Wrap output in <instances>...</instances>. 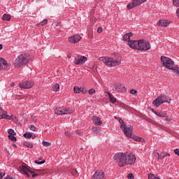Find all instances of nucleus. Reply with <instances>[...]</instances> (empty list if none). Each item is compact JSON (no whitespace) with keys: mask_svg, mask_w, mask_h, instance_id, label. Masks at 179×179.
<instances>
[{"mask_svg":"<svg viewBox=\"0 0 179 179\" xmlns=\"http://www.w3.org/2000/svg\"><path fill=\"white\" fill-rule=\"evenodd\" d=\"M113 160L119 167L134 164L136 162V156L132 152H117L115 154Z\"/></svg>","mask_w":179,"mask_h":179,"instance_id":"nucleus-1","label":"nucleus"},{"mask_svg":"<svg viewBox=\"0 0 179 179\" xmlns=\"http://www.w3.org/2000/svg\"><path fill=\"white\" fill-rule=\"evenodd\" d=\"M122 57L121 55L117 53L113 57H99V61H101L105 64L108 68L118 66V65H121V61Z\"/></svg>","mask_w":179,"mask_h":179,"instance_id":"nucleus-2","label":"nucleus"},{"mask_svg":"<svg viewBox=\"0 0 179 179\" xmlns=\"http://www.w3.org/2000/svg\"><path fill=\"white\" fill-rule=\"evenodd\" d=\"M130 48L137 50L138 51H149L150 50V43L143 39L138 41H131L129 42Z\"/></svg>","mask_w":179,"mask_h":179,"instance_id":"nucleus-3","label":"nucleus"},{"mask_svg":"<svg viewBox=\"0 0 179 179\" xmlns=\"http://www.w3.org/2000/svg\"><path fill=\"white\" fill-rule=\"evenodd\" d=\"M161 62L163 65V66H165L166 69H171V71H173L176 73L179 74V67L177 65H175L174 61H173L171 59L162 56L161 57Z\"/></svg>","mask_w":179,"mask_h":179,"instance_id":"nucleus-4","label":"nucleus"},{"mask_svg":"<svg viewBox=\"0 0 179 179\" xmlns=\"http://www.w3.org/2000/svg\"><path fill=\"white\" fill-rule=\"evenodd\" d=\"M29 61H30L29 55H20L15 59L13 65L15 68H20V66H23V65L28 64Z\"/></svg>","mask_w":179,"mask_h":179,"instance_id":"nucleus-5","label":"nucleus"},{"mask_svg":"<svg viewBox=\"0 0 179 179\" xmlns=\"http://www.w3.org/2000/svg\"><path fill=\"white\" fill-rule=\"evenodd\" d=\"M21 170L24 172V174L27 178H30L31 176L32 178H36L40 176V174L36 173V171L30 169V168L26 166L25 165H22L21 166Z\"/></svg>","mask_w":179,"mask_h":179,"instance_id":"nucleus-6","label":"nucleus"},{"mask_svg":"<svg viewBox=\"0 0 179 179\" xmlns=\"http://www.w3.org/2000/svg\"><path fill=\"white\" fill-rule=\"evenodd\" d=\"M171 100V99H169V98H167V96L161 94L152 101V104L155 106V107H159V106H162L163 103H170Z\"/></svg>","mask_w":179,"mask_h":179,"instance_id":"nucleus-7","label":"nucleus"},{"mask_svg":"<svg viewBox=\"0 0 179 179\" xmlns=\"http://www.w3.org/2000/svg\"><path fill=\"white\" fill-rule=\"evenodd\" d=\"M120 129L124 131V134L127 138H132L134 127L132 125L127 126L124 122L123 124L120 125Z\"/></svg>","mask_w":179,"mask_h":179,"instance_id":"nucleus-8","label":"nucleus"},{"mask_svg":"<svg viewBox=\"0 0 179 179\" xmlns=\"http://www.w3.org/2000/svg\"><path fill=\"white\" fill-rule=\"evenodd\" d=\"M132 2L129 3L127 6V8L128 10H131V9H134V8H136V6H141L142 3H145L148 0H131Z\"/></svg>","mask_w":179,"mask_h":179,"instance_id":"nucleus-9","label":"nucleus"},{"mask_svg":"<svg viewBox=\"0 0 179 179\" xmlns=\"http://www.w3.org/2000/svg\"><path fill=\"white\" fill-rule=\"evenodd\" d=\"M86 61H87V57L80 55H77L74 58V64H76V65H83Z\"/></svg>","mask_w":179,"mask_h":179,"instance_id":"nucleus-10","label":"nucleus"},{"mask_svg":"<svg viewBox=\"0 0 179 179\" xmlns=\"http://www.w3.org/2000/svg\"><path fill=\"white\" fill-rule=\"evenodd\" d=\"M12 117H13L12 113L8 114V112L3 110V109L0 107V120H12Z\"/></svg>","mask_w":179,"mask_h":179,"instance_id":"nucleus-11","label":"nucleus"},{"mask_svg":"<svg viewBox=\"0 0 179 179\" xmlns=\"http://www.w3.org/2000/svg\"><path fill=\"white\" fill-rule=\"evenodd\" d=\"M113 87L117 93H127V87L124 84H115Z\"/></svg>","mask_w":179,"mask_h":179,"instance_id":"nucleus-12","label":"nucleus"},{"mask_svg":"<svg viewBox=\"0 0 179 179\" xmlns=\"http://www.w3.org/2000/svg\"><path fill=\"white\" fill-rule=\"evenodd\" d=\"M55 113L57 115H64L65 114H71V110L66 108H57L55 109Z\"/></svg>","mask_w":179,"mask_h":179,"instance_id":"nucleus-13","label":"nucleus"},{"mask_svg":"<svg viewBox=\"0 0 179 179\" xmlns=\"http://www.w3.org/2000/svg\"><path fill=\"white\" fill-rule=\"evenodd\" d=\"M20 89H31L34 86V82L33 81H24L19 83Z\"/></svg>","mask_w":179,"mask_h":179,"instance_id":"nucleus-14","label":"nucleus"},{"mask_svg":"<svg viewBox=\"0 0 179 179\" xmlns=\"http://www.w3.org/2000/svg\"><path fill=\"white\" fill-rule=\"evenodd\" d=\"M106 178V174L102 170H97L93 175L92 179H104Z\"/></svg>","mask_w":179,"mask_h":179,"instance_id":"nucleus-15","label":"nucleus"},{"mask_svg":"<svg viewBox=\"0 0 179 179\" xmlns=\"http://www.w3.org/2000/svg\"><path fill=\"white\" fill-rule=\"evenodd\" d=\"M80 40H82V36H80L79 34H75L69 37V41L71 44H76V43H79Z\"/></svg>","mask_w":179,"mask_h":179,"instance_id":"nucleus-16","label":"nucleus"},{"mask_svg":"<svg viewBox=\"0 0 179 179\" xmlns=\"http://www.w3.org/2000/svg\"><path fill=\"white\" fill-rule=\"evenodd\" d=\"M10 67V64L8 63L5 59L0 57V71H2V69H6V68Z\"/></svg>","mask_w":179,"mask_h":179,"instance_id":"nucleus-17","label":"nucleus"},{"mask_svg":"<svg viewBox=\"0 0 179 179\" xmlns=\"http://www.w3.org/2000/svg\"><path fill=\"white\" fill-rule=\"evenodd\" d=\"M157 26H161L162 27H167L170 24V21L167 20H159L157 22Z\"/></svg>","mask_w":179,"mask_h":179,"instance_id":"nucleus-18","label":"nucleus"},{"mask_svg":"<svg viewBox=\"0 0 179 179\" xmlns=\"http://www.w3.org/2000/svg\"><path fill=\"white\" fill-rule=\"evenodd\" d=\"M92 122L94 125L100 126L102 125L103 121H101V119L99 117L92 116Z\"/></svg>","mask_w":179,"mask_h":179,"instance_id":"nucleus-19","label":"nucleus"},{"mask_svg":"<svg viewBox=\"0 0 179 179\" xmlns=\"http://www.w3.org/2000/svg\"><path fill=\"white\" fill-rule=\"evenodd\" d=\"M134 36V34L132 32H129L123 36V40L124 41H127L128 43L131 41V37Z\"/></svg>","mask_w":179,"mask_h":179,"instance_id":"nucleus-20","label":"nucleus"},{"mask_svg":"<svg viewBox=\"0 0 179 179\" xmlns=\"http://www.w3.org/2000/svg\"><path fill=\"white\" fill-rule=\"evenodd\" d=\"M23 136L26 138V139H34L36 138V134L33 133H25L23 134Z\"/></svg>","mask_w":179,"mask_h":179,"instance_id":"nucleus-21","label":"nucleus"},{"mask_svg":"<svg viewBox=\"0 0 179 179\" xmlns=\"http://www.w3.org/2000/svg\"><path fill=\"white\" fill-rule=\"evenodd\" d=\"M132 139H134V141H136V142H145V139L138 136H135V135H132L131 136Z\"/></svg>","mask_w":179,"mask_h":179,"instance_id":"nucleus-22","label":"nucleus"},{"mask_svg":"<svg viewBox=\"0 0 179 179\" xmlns=\"http://www.w3.org/2000/svg\"><path fill=\"white\" fill-rule=\"evenodd\" d=\"M108 97L110 99V101L111 103H117V99L115 97H114V95H113V94L108 92Z\"/></svg>","mask_w":179,"mask_h":179,"instance_id":"nucleus-23","label":"nucleus"},{"mask_svg":"<svg viewBox=\"0 0 179 179\" xmlns=\"http://www.w3.org/2000/svg\"><path fill=\"white\" fill-rule=\"evenodd\" d=\"M153 113L155 114V115H157V117H162L163 118H164L166 115V113H163L162 112L154 111Z\"/></svg>","mask_w":179,"mask_h":179,"instance_id":"nucleus-24","label":"nucleus"},{"mask_svg":"<svg viewBox=\"0 0 179 179\" xmlns=\"http://www.w3.org/2000/svg\"><path fill=\"white\" fill-rule=\"evenodd\" d=\"M2 20H6L7 22H9V20H10V15L4 14L2 17Z\"/></svg>","mask_w":179,"mask_h":179,"instance_id":"nucleus-25","label":"nucleus"},{"mask_svg":"<svg viewBox=\"0 0 179 179\" xmlns=\"http://www.w3.org/2000/svg\"><path fill=\"white\" fill-rule=\"evenodd\" d=\"M24 146H26V148H29V149H33V144L31 142L24 141Z\"/></svg>","mask_w":179,"mask_h":179,"instance_id":"nucleus-26","label":"nucleus"},{"mask_svg":"<svg viewBox=\"0 0 179 179\" xmlns=\"http://www.w3.org/2000/svg\"><path fill=\"white\" fill-rule=\"evenodd\" d=\"M148 179H160V177H159L157 175L155 176L152 173L148 174Z\"/></svg>","mask_w":179,"mask_h":179,"instance_id":"nucleus-27","label":"nucleus"},{"mask_svg":"<svg viewBox=\"0 0 179 179\" xmlns=\"http://www.w3.org/2000/svg\"><path fill=\"white\" fill-rule=\"evenodd\" d=\"M53 92H58L59 90V84L56 83L52 87Z\"/></svg>","mask_w":179,"mask_h":179,"instance_id":"nucleus-28","label":"nucleus"},{"mask_svg":"<svg viewBox=\"0 0 179 179\" xmlns=\"http://www.w3.org/2000/svg\"><path fill=\"white\" fill-rule=\"evenodd\" d=\"M101 129L99 127H92V132L94 134H100Z\"/></svg>","mask_w":179,"mask_h":179,"instance_id":"nucleus-29","label":"nucleus"},{"mask_svg":"<svg viewBox=\"0 0 179 179\" xmlns=\"http://www.w3.org/2000/svg\"><path fill=\"white\" fill-rule=\"evenodd\" d=\"M81 89H82V87H79L78 86H75L73 87L74 93H80Z\"/></svg>","mask_w":179,"mask_h":179,"instance_id":"nucleus-30","label":"nucleus"},{"mask_svg":"<svg viewBox=\"0 0 179 179\" xmlns=\"http://www.w3.org/2000/svg\"><path fill=\"white\" fill-rule=\"evenodd\" d=\"M29 129H30L31 131H33L34 132H37V128L35 127L34 125L31 124V125L29 126Z\"/></svg>","mask_w":179,"mask_h":179,"instance_id":"nucleus-31","label":"nucleus"},{"mask_svg":"<svg viewBox=\"0 0 179 179\" xmlns=\"http://www.w3.org/2000/svg\"><path fill=\"white\" fill-rule=\"evenodd\" d=\"M114 118L115 120H117V121L120 122V125H122L124 123V120L122 119H121L120 117H118L117 116H114Z\"/></svg>","mask_w":179,"mask_h":179,"instance_id":"nucleus-32","label":"nucleus"},{"mask_svg":"<svg viewBox=\"0 0 179 179\" xmlns=\"http://www.w3.org/2000/svg\"><path fill=\"white\" fill-rule=\"evenodd\" d=\"M8 133L9 134V135H16V132H15V130L12 129H9L8 131Z\"/></svg>","mask_w":179,"mask_h":179,"instance_id":"nucleus-33","label":"nucleus"},{"mask_svg":"<svg viewBox=\"0 0 179 179\" xmlns=\"http://www.w3.org/2000/svg\"><path fill=\"white\" fill-rule=\"evenodd\" d=\"M9 139L10 141H13V142H16V138L15 137V135H8Z\"/></svg>","mask_w":179,"mask_h":179,"instance_id":"nucleus-34","label":"nucleus"},{"mask_svg":"<svg viewBox=\"0 0 179 179\" xmlns=\"http://www.w3.org/2000/svg\"><path fill=\"white\" fill-rule=\"evenodd\" d=\"M173 4L174 6H177L178 8H179V0H173Z\"/></svg>","mask_w":179,"mask_h":179,"instance_id":"nucleus-35","label":"nucleus"},{"mask_svg":"<svg viewBox=\"0 0 179 179\" xmlns=\"http://www.w3.org/2000/svg\"><path fill=\"white\" fill-rule=\"evenodd\" d=\"M80 93H83V94H87V90L86 89H85L84 87H81Z\"/></svg>","mask_w":179,"mask_h":179,"instance_id":"nucleus-36","label":"nucleus"},{"mask_svg":"<svg viewBox=\"0 0 179 179\" xmlns=\"http://www.w3.org/2000/svg\"><path fill=\"white\" fill-rule=\"evenodd\" d=\"M88 93L89 94H93L96 93V90H94V88H91L90 90H89Z\"/></svg>","mask_w":179,"mask_h":179,"instance_id":"nucleus-37","label":"nucleus"},{"mask_svg":"<svg viewBox=\"0 0 179 179\" xmlns=\"http://www.w3.org/2000/svg\"><path fill=\"white\" fill-rule=\"evenodd\" d=\"M34 163H36V164H44V163H45V161L43 160V161L40 162V161H38V160H35Z\"/></svg>","mask_w":179,"mask_h":179,"instance_id":"nucleus-38","label":"nucleus"},{"mask_svg":"<svg viewBox=\"0 0 179 179\" xmlns=\"http://www.w3.org/2000/svg\"><path fill=\"white\" fill-rule=\"evenodd\" d=\"M42 143L43 146H45L46 148L50 146V145H51V143H50V142L48 141H43Z\"/></svg>","mask_w":179,"mask_h":179,"instance_id":"nucleus-39","label":"nucleus"},{"mask_svg":"<svg viewBox=\"0 0 179 179\" xmlns=\"http://www.w3.org/2000/svg\"><path fill=\"white\" fill-rule=\"evenodd\" d=\"M127 178H129V179H135V176H134L133 173H129L127 175Z\"/></svg>","mask_w":179,"mask_h":179,"instance_id":"nucleus-40","label":"nucleus"},{"mask_svg":"<svg viewBox=\"0 0 179 179\" xmlns=\"http://www.w3.org/2000/svg\"><path fill=\"white\" fill-rule=\"evenodd\" d=\"M48 22V20H46V19L43 20L42 22H41V26H44L45 24H47Z\"/></svg>","mask_w":179,"mask_h":179,"instance_id":"nucleus-41","label":"nucleus"},{"mask_svg":"<svg viewBox=\"0 0 179 179\" xmlns=\"http://www.w3.org/2000/svg\"><path fill=\"white\" fill-rule=\"evenodd\" d=\"M160 155V154H159V152H157V150H155L154 151V156L155 157H157L159 159V156Z\"/></svg>","mask_w":179,"mask_h":179,"instance_id":"nucleus-42","label":"nucleus"},{"mask_svg":"<svg viewBox=\"0 0 179 179\" xmlns=\"http://www.w3.org/2000/svg\"><path fill=\"white\" fill-rule=\"evenodd\" d=\"M130 93L131 94H136V93H138V91H136V90H131Z\"/></svg>","mask_w":179,"mask_h":179,"instance_id":"nucleus-43","label":"nucleus"},{"mask_svg":"<svg viewBox=\"0 0 179 179\" xmlns=\"http://www.w3.org/2000/svg\"><path fill=\"white\" fill-rule=\"evenodd\" d=\"M164 157V155H163V153H162L161 155H159L158 160H163Z\"/></svg>","mask_w":179,"mask_h":179,"instance_id":"nucleus-44","label":"nucleus"},{"mask_svg":"<svg viewBox=\"0 0 179 179\" xmlns=\"http://www.w3.org/2000/svg\"><path fill=\"white\" fill-rule=\"evenodd\" d=\"M174 153H175V155H177L178 156H179V149L178 148H176L174 150Z\"/></svg>","mask_w":179,"mask_h":179,"instance_id":"nucleus-45","label":"nucleus"},{"mask_svg":"<svg viewBox=\"0 0 179 179\" xmlns=\"http://www.w3.org/2000/svg\"><path fill=\"white\" fill-rule=\"evenodd\" d=\"M64 134H65L66 136L71 138V133H69V131H65Z\"/></svg>","mask_w":179,"mask_h":179,"instance_id":"nucleus-46","label":"nucleus"},{"mask_svg":"<svg viewBox=\"0 0 179 179\" xmlns=\"http://www.w3.org/2000/svg\"><path fill=\"white\" fill-rule=\"evenodd\" d=\"M97 31H98L99 33H102V32H103V28L99 27L98 29H97Z\"/></svg>","mask_w":179,"mask_h":179,"instance_id":"nucleus-47","label":"nucleus"},{"mask_svg":"<svg viewBox=\"0 0 179 179\" xmlns=\"http://www.w3.org/2000/svg\"><path fill=\"white\" fill-rule=\"evenodd\" d=\"M162 155H164V157H166V156H170V154L169 152H164L162 153Z\"/></svg>","mask_w":179,"mask_h":179,"instance_id":"nucleus-48","label":"nucleus"},{"mask_svg":"<svg viewBox=\"0 0 179 179\" xmlns=\"http://www.w3.org/2000/svg\"><path fill=\"white\" fill-rule=\"evenodd\" d=\"M4 176H5V173H0V179H3Z\"/></svg>","mask_w":179,"mask_h":179,"instance_id":"nucleus-49","label":"nucleus"},{"mask_svg":"<svg viewBox=\"0 0 179 179\" xmlns=\"http://www.w3.org/2000/svg\"><path fill=\"white\" fill-rule=\"evenodd\" d=\"M10 86H11V87H13V86H15V83H12L10 84Z\"/></svg>","mask_w":179,"mask_h":179,"instance_id":"nucleus-50","label":"nucleus"},{"mask_svg":"<svg viewBox=\"0 0 179 179\" xmlns=\"http://www.w3.org/2000/svg\"><path fill=\"white\" fill-rule=\"evenodd\" d=\"M165 120H166V121H171V119H170V118H166V119H165Z\"/></svg>","mask_w":179,"mask_h":179,"instance_id":"nucleus-51","label":"nucleus"},{"mask_svg":"<svg viewBox=\"0 0 179 179\" xmlns=\"http://www.w3.org/2000/svg\"><path fill=\"white\" fill-rule=\"evenodd\" d=\"M3 48V46H2V44H0V50H2Z\"/></svg>","mask_w":179,"mask_h":179,"instance_id":"nucleus-52","label":"nucleus"},{"mask_svg":"<svg viewBox=\"0 0 179 179\" xmlns=\"http://www.w3.org/2000/svg\"><path fill=\"white\" fill-rule=\"evenodd\" d=\"M4 179H8V178H5ZM8 179H13V178H9Z\"/></svg>","mask_w":179,"mask_h":179,"instance_id":"nucleus-53","label":"nucleus"},{"mask_svg":"<svg viewBox=\"0 0 179 179\" xmlns=\"http://www.w3.org/2000/svg\"><path fill=\"white\" fill-rule=\"evenodd\" d=\"M13 146H16V145H13Z\"/></svg>","mask_w":179,"mask_h":179,"instance_id":"nucleus-54","label":"nucleus"}]
</instances>
